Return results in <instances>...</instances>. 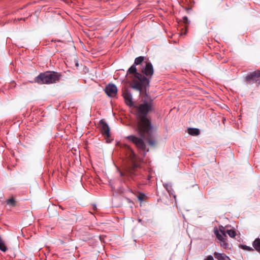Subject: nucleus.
Returning <instances> with one entry per match:
<instances>
[{
  "mask_svg": "<svg viewBox=\"0 0 260 260\" xmlns=\"http://www.w3.org/2000/svg\"><path fill=\"white\" fill-rule=\"evenodd\" d=\"M134 108L138 110L137 117L138 119L137 124V132L140 137L135 135H129L126 137L128 141L134 143L138 150L141 151L143 156H145L149 151L144 139L147 137L146 140L149 145L154 147L156 144V140L154 136L152 135L153 126L151 121L147 117V114L153 110L152 100L149 102L144 101L139 106H135Z\"/></svg>",
  "mask_w": 260,
  "mask_h": 260,
  "instance_id": "obj_1",
  "label": "nucleus"
},
{
  "mask_svg": "<svg viewBox=\"0 0 260 260\" xmlns=\"http://www.w3.org/2000/svg\"><path fill=\"white\" fill-rule=\"evenodd\" d=\"M62 75L54 71H46L41 73L37 76L34 82L41 84H49L59 82Z\"/></svg>",
  "mask_w": 260,
  "mask_h": 260,
  "instance_id": "obj_2",
  "label": "nucleus"
},
{
  "mask_svg": "<svg viewBox=\"0 0 260 260\" xmlns=\"http://www.w3.org/2000/svg\"><path fill=\"white\" fill-rule=\"evenodd\" d=\"M135 77L138 79H134L131 83V87L139 91L140 93L143 91V88L149 86L150 79L149 77L140 73H136Z\"/></svg>",
  "mask_w": 260,
  "mask_h": 260,
  "instance_id": "obj_3",
  "label": "nucleus"
},
{
  "mask_svg": "<svg viewBox=\"0 0 260 260\" xmlns=\"http://www.w3.org/2000/svg\"><path fill=\"white\" fill-rule=\"evenodd\" d=\"M246 81L249 84H255L256 86L260 85V71L257 70L249 73L246 77Z\"/></svg>",
  "mask_w": 260,
  "mask_h": 260,
  "instance_id": "obj_4",
  "label": "nucleus"
},
{
  "mask_svg": "<svg viewBox=\"0 0 260 260\" xmlns=\"http://www.w3.org/2000/svg\"><path fill=\"white\" fill-rule=\"evenodd\" d=\"M214 233L217 239L219 240L220 245L223 247L226 248L228 244L226 242V239L224 238L226 237V234L222 226L220 227L219 231L217 229H214Z\"/></svg>",
  "mask_w": 260,
  "mask_h": 260,
  "instance_id": "obj_5",
  "label": "nucleus"
},
{
  "mask_svg": "<svg viewBox=\"0 0 260 260\" xmlns=\"http://www.w3.org/2000/svg\"><path fill=\"white\" fill-rule=\"evenodd\" d=\"M141 71L144 75L149 77V78H152L154 74L152 64L150 61H146L145 65L143 66Z\"/></svg>",
  "mask_w": 260,
  "mask_h": 260,
  "instance_id": "obj_6",
  "label": "nucleus"
},
{
  "mask_svg": "<svg viewBox=\"0 0 260 260\" xmlns=\"http://www.w3.org/2000/svg\"><path fill=\"white\" fill-rule=\"evenodd\" d=\"M105 91L108 96L114 97L117 93V88L114 84H109L106 86Z\"/></svg>",
  "mask_w": 260,
  "mask_h": 260,
  "instance_id": "obj_7",
  "label": "nucleus"
},
{
  "mask_svg": "<svg viewBox=\"0 0 260 260\" xmlns=\"http://www.w3.org/2000/svg\"><path fill=\"white\" fill-rule=\"evenodd\" d=\"M138 167V165L134 164L132 167L129 168L125 173L120 172V176L124 178L130 177L134 179V176L136 175V169Z\"/></svg>",
  "mask_w": 260,
  "mask_h": 260,
  "instance_id": "obj_8",
  "label": "nucleus"
},
{
  "mask_svg": "<svg viewBox=\"0 0 260 260\" xmlns=\"http://www.w3.org/2000/svg\"><path fill=\"white\" fill-rule=\"evenodd\" d=\"M123 96L126 104L130 107H134L135 105L133 102V96L130 91L126 90L123 92Z\"/></svg>",
  "mask_w": 260,
  "mask_h": 260,
  "instance_id": "obj_9",
  "label": "nucleus"
},
{
  "mask_svg": "<svg viewBox=\"0 0 260 260\" xmlns=\"http://www.w3.org/2000/svg\"><path fill=\"white\" fill-rule=\"evenodd\" d=\"M101 126V132L103 135L109 137L110 136V128L107 123L101 120L100 122Z\"/></svg>",
  "mask_w": 260,
  "mask_h": 260,
  "instance_id": "obj_10",
  "label": "nucleus"
},
{
  "mask_svg": "<svg viewBox=\"0 0 260 260\" xmlns=\"http://www.w3.org/2000/svg\"><path fill=\"white\" fill-rule=\"evenodd\" d=\"M214 256L218 260H227L228 256L224 253L214 252Z\"/></svg>",
  "mask_w": 260,
  "mask_h": 260,
  "instance_id": "obj_11",
  "label": "nucleus"
},
{
  "mask_svg": "<svg viewBox=\"0 0 260 260\" xmlns=\"http://www.w3.org/2000/svg\"><path fill=\"white\" fill-rule=\"evenodd\" d=\"M188 133L192 136H198L200 134V131L198 128H189L188 129Z\"/></svg>",
  "mask_w": 260,
  "mask_h": 260,
  "instance_id": "obj_12",
  "label": "nucleus"
},
{
  "mask_svg": "<svg viewBox=\"0 0 260 260\" xmlns=\"http://www.w3.org/2000/svg\"><path fill=\"white\" fill-rule=\"evenodd\" d=\"M253 246L255 249L260 252V239L256 238L253 242Z\"/></svg>",
  "mask_w": 260,
  "mask_h": 260,
  "instance_id": "obj_13",
  "label": "nucleus"
},
{
  "mask_svg": "<svg viewBox=\"0 0 260 260\" xmlns=\"http://www.w3.org/2000/svg\"><path fill=\"white\" fill-rule=\"evenodd\" d=\"M136 73H139V72H137V68L136 66L134 64L128 69L127 74H134L135 76Z\"/></svg>",
  "mask_w": 260,
  "mask_h": 260,
  "instance_id": "obj_14",
  "label": "nucleus"
},
{
  "mask_svg": "<svg viewBox=\"0 0 260 260\" xmlns=\"http://www.w3.org/2000/svg\"><path fill=\"white\" fill-rule=\"evenodd\" d=\"M144 57L143 56H139L138 57H136L135 59V61H134V64L136 66V65H139L141 63L143 62V61H144Z\"/></svg>",
  "mask_w": 260,
  "mask_h": 260,
  "instance_id": "obj_15",
  "label": "nucleus"
},
{
  "mask_svg": "<svg viewBox=\"0 0 260 260\" xmlns=\"http://www.w3.org/2000/svg\"><path fill=\"white\" fill-rule=\"evenodd\" d=\"M7 249L8 248L7 246L5 245L4 241L0 237V250L3 252H6Z\"/></svg>",
  "mask_w": 260,
  "mask_h": 260,
  "instance_id": "obj_16",
  "label": "nucleus"
},
{
  "mask_svg": "<svg viewBox=\"0 0 260 260\" xmlns=\"http://www.w3.org/2000/svg\"><path fill=\"white\" fill-rule=\"evenodd\" d=\"M6 203L8 205H11L12 206H15L16 205V202L13 198H11V199L7 200Z\"/></svg>",
  "mask_w": 260,
  "mask_h": 260,
  "instance_id": "obj_17",
  "label": "nucleus"
},
{
  "mask_svg": "<svg viewBox=\"0 0 260 260\" xmlns=\"http://www.w3.org/2000/svg\"><path fill=\"white\" fill-rule=\"evenodd\" d=\"M164 187L166 188L167 190L169 193H172V190H173L171 186H169L168 184L166 183L164 184Z\"/></svg>",
  "mask_w": 260,
  "mask_h": 260,
  "instance_id": "obj_18",
  "label": "nucleus"
},
{
  "mask_svg": "<svg viewBox=\"0 0 260 260\" xmlns=\"http://www.w3.org/2000/svg\"><path fill=\"white\" fill-rule=\"evenodd\" d=\"M236 235V233L234 230H229V236L234 238Z\"/></svg>",
  "mask_w": 260,
  "mask_h": 260,
  "instance_id": "obj_19",
  "label": "nucleus"
},
{
  "mask_svg": "<svg viewBox=\"0 0 260 260\" xmlns=\"http://www.w3.org/2000/svg\"><path fill=\"white\" fill-rule=\"evenodd\" d=\"M240 247L244 250H246L248 251H252L253 250V249L251 247H249L246 245H241L240 246Z\"/></svg>",
  "mask_w": 260,
  "mask_h": 260,
  "instance_id": "obj_20",
  "label": "nucleus"
},
{
  "mask_svg": "<svg viewBox=\"0 0 260 260\" xmlns=\"http://www.w3.org/2000/svg\"><path fill=\"white\" fill-rule=\"evenodd\" d=\"M182 20H183V22L184 23H185V24H189V21L188 20L187 17H186V16L183 17Z\"/></svg>",
  "mask_w": 260,
  "mask_h": 260,
  "instance_id": "obj_21",
  "label": "nucleus"
},
{
  "mask_svg": "<svg viewBox=\"0 0 260 260\" xmlns=\"http://www.w3.org/2000/svg\"><path fill=\"white\" fill-rule=\"evenodd\" d=\"M144 194L141 193L138 197V200L140 201H142L144 199Z\"/></svg>",
  "mask_w": 260,
  "mask_h": 260,
  "instance_id": "obj_22",
  "label": "nucleus"
},
{
  "mask_svg": "<svg viewBox=\"0 0 260 260\" xmlns=\"http://www.w3.org/2000/svg\"><path fill=\"white\" fill-rule=\"evenodd\" d=\"M126 147H127L128 148V149H129V150H131V155H133V157H132V159L133 160V158H134V157H135V153H134V152H133V151H132L131 150V148H130L128 146H126Z\"/></svg>",
  "mask_w": 260,
  "mask_h": 260,
  "instance_id": "obj_23",
  "label": "nucleus"
},
{
  "mask_svg": "<svg viewBox=\"0 0 260 260\" xmlns=\"http://www.w3.org/2000/svg\"><path fill=\"white\" fill-rule=\"evenodd\" d=\"M206 260H213V257L212 255H209L207 256Z\"/></svg>",
  "mask_w": 260,
  "mask_h": 260,
  "instance_id": "obj_24",
  "label": "nucleus"
},
{
  "mask_svg": "<svg viewBox=\"0 0 260 260\" xmlns=\"http://www.w3.org/2000/svg\"><path fill=\"white\" fill-rule=\"evenodd\" d=\"M231 157L233 159H234V153L232 152H230V156L229 155V157Z\"/></svg>",
  "mask_w": 260,
  "mask_h": 260,
  "instance_id": "obj_25",
  "label": "nucleus"
},
{
  "mask_svg": "<svg viewBox=\"0 0 260 260\" xmlns=\"http://www.w3.org/2000/svg\"><path fill=\"white\" fill-rule=\"evenodd\" d=\"M93 209L95 210L96 209V206L95 205H93Z\"/></svg>",
  "mask_w": 260,
  "mask_h": 260,
  "instance_id": "obj_26",
  "label": "nucleus"
},
{
  "mask_svg": "<svg viewBox=\"0 0 260 260\" xmlns=\"http://www.w3.org/2000/svg\"><path fill=\"white\" fill-rule=\"evenodd\" d=\"M78 65H79V64H78V62H76V66L77 67H78Z\"/></svg>",
  "mask_w": 260,
  "mask_h": 260,
  "instance_id": "obj_27",
  "label": "nucleus"
},
{
  "mask_svg": "<svg viewBox=\"0 0 260 260\" xmlns=\"http://www.w3.org/2000/svg\"><path fill=\"white\" fill-rule=\"evenodd\" d=\"M223 121H225V118H223Z\"/></svg>",
  "mask_w": 260,
  "mask_h": 260,
  "instance_id": "obj_28",
  "label": "nucleus"
}]
</instances>
